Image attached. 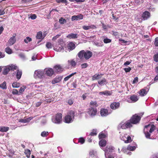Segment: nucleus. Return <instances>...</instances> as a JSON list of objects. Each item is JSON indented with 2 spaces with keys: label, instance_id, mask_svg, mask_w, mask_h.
<instances>
[{
  "label": "nucleus",
  "instance_id": "obj_30",
  "mask_svg": "<svg viewBox=\"0 0 158 158\" xmlns=\"http://www.w3.org/2000/svg\"><path fill=\"white\" fill-rule=\"evenodd\" d=\"M99 144L101 147H105L106 145V141L105 139H102L99 141Z\"/></svg>",
  "mask_w": 158,
  "mask_h": 158
},
{
  "label": "nucleus",
  "instance_id": "obj_62",
  "mask_svg": "<svg viewBox=\"0 0 158 158\" xmlns=\"http://www.w3.org/2000/svg\"><path fill=\"white\" fill-rule=\"evenodd\" d=\"M81 68L85 69L88 66V64L86 63H85L81 65Z\"/></svg>",
  "mask_w": 158,
  "mask_h": 158
},
{
  "label": "nucleus",
  "instance_id": "obj_58",
  "mask_svg": "<svg viewBox=\"0 0 158 158\" xmlns=\"http://www.w3.org/2000/svg\"><path fill=\"white\" fill-rule=\"evenodd\" d=\"M131 67H129L128 68H125L123 69L126 72H129L131 70Z\"/></svg>",
  "mask_w": 158,
  "mask_h": 158
},
{
  "label": "nucleus",
  "instance_id": "obj_50",
  "mask_svg": "<svg viewBox=\"0 0 158 158\" xmlns=\"http://www.w3.org/2000/svg\"><path fill=\"white\" fill-rule=\"evenodd\" d=\"M119 126L123 129H126L127 128L126 125H125V123H121L119 124Z\"/></svg>",
  "mask_w": 158,
  "mask_h": 158
},
{
  "label": "nucleus",
  "instance_id": "obj_20",
  "mask_svg": "<svg viewBox=\"0 0 158 158\" xmlns=\"http://www.w3.org/2000/svg\"><path fill=\"white\" fill-rule=\"evenodd\" d=\"M69 65H71L73 68L75 67L77 64V62L74 60H70L68 61Z\"/></svg>",
  "mask_w": 158,
  "mask_h": 158
},
{
  "label": "nucleus",
  "instance_id": "obj_33",
  "mask_svg": "<svg viewBox=\"0 0 158 158\" xmlns=\"http://www.w3.org/2000/svg\"><path fill=\"white\" fill-rule=\"evenodd\" d=\"M10 70V69L8 66L6 67L3 71V74L6 75L8 73Z\"/></svg>",
  "mask_w": 158,
  "mask_h": 158
},
{
  "label": "nucleus",
  "instance_id": "obj_5",
  "mask_svg": "<svg viewBox=\"0 0 158 158\" xmlns=\"http://www.w3.org/2000/svg\"><path fill=\"white\" fill-rule=\"evenodd\" d=\"M141 117L137 114H135L133 115L131 119H130V121L133 124H137L139 123Z\"/></svg>",
  "mask_w": 158,
  "mask_h": 158
},
{
  "label": "nucleus",
  "instance_id": "obj_55",
  "mask_svg": "<svg viewBox=\"0 0 158 158\" xmlns=\"http://www.w3.org/2000/svg\"><path fill=\"white\" fill-rule=\"evenodd\" d=\"M46 47L48 48H51L52 47V45L51 43L48 42L46 44Z\"/></svg>",
  "mask_w": 158,
  "mask_h": 158
},
{
  "label": "nucleus",
  "instance_id": "obj_34",
  "mask_svg": "<svg viewBox=\"0 0 158 158\" xmlns=\"http://www.w3.org/2000/svg\"><path fill=\"white\" fill-rule=\"evenodd\" d=\"M22 74V71L18 70L17 72L16 73V77L18 79H19L21 77Z\"/></svg>",
  "mask_w": 158,
  "mask_h": 158
},
{
  "label": "nucleus",
  "instance_id": "obj_52",
  "mask_svg": "<svg viewBox=\"0 0 158 158\" xmlns=\"http://www.w3.org/2000/svg\"><path fill=\"white\" fill-rule=\"evenodd\" d=\"M12 93L13 95H20L19 93V91H18L16 89H13Z\"/></svg>",
  "mask_w": 158,
  "mask_h": 158
},
{
  "label": "nucleus",
  "instance_id": "obj_21",
  "mask_svg": "<svg viewBox=\"0 0 158 158\" xmlns=\"http://www.w3.org/2000/svg\"><path fill=\"white\" fill-rule=\"evenodd\" d=\"M103 74L96 73L92 77V79L93 80H98L101 78Z\"/></svg>",
  "mask_w": 158,
  "mask_h": 158
},
{
  "label": "nucleus",
  "instance_id": "obj_47",
  "mask_svg": "<svg viewBox=\"0 0 158 158\" xmlns=\"http://www.w3.org/2000/svg\"><path fill=\"white\" fill-rule=\"evenodd\" d=\"M97 134L96 130L94 129L92 132H91L89 134V135L91 136L96 135Z\"/></svg>",
  "mask_w": 158,
  "mask_h": 158
},
{
  "label": "nucleus",
  "instance_id": "obj_61",
  "mask_svg": "<svg viewBox=\"0 0 158 158\" xmlns=\"http://www.w3.org/2000/svg\"><path fill=\"white\" fill-rule=\"evenodd\" d=\"M79 142L81 143V144H83L85 142V139L83 138H80L78 140Z\"/></svg>",
  "mask_w": 158,
  "mask_h": 158
},
{
  "label": "nucleus",
  "instance_id": "obj_48",
  "mask_svg": "<svg viewBox=\"0 0 158 158\" xmlns=\"http://www.w3.org/2000/svg\"><path fill=\"white\" fill-rule=\"evenodd\" d=\"M105 155L106 158H114L112 154H105Z\"/></svg>",
  "mask_w": 158,
  "mask_h": 158
},
{
  "label": "nucleus",
  "instance_id": "obj_42",
  "mask_svg": "<svg viewBox=\"0 0 158 158\" xmlns=\"http://www.w3.org/2000/svg\"><path fill=\"white\" fill-rule=\"evenodd\" d=\"M132 124L133 123L130 121V120L125 123V125H126L127 128L132 127Z\"/></svg>",
  "mask_w": 158,
  "mask_h": 158
},
{
  "label": "nucleus",
  "instance_id": "obj_4",
  "mask_svg": "<svg viewBox=\"0 0 158 158\" xmlns=\"http://www.w3.org/2000/svg\"><path fill=\"white\" fill-rule=\"evenodd\" d=\"M63 43V41L62 39H59L58 41V44L54 47V50L57 52H60L62 50H64Z\"/></svg>",
  "mask_w": 158,
  "mask_h": 158
},
{
  "label": "nucleus",
  "instance_id": "obj_15",
  "mask_svg": "<svg viewBox=\"0 0 158 158\" xmlns=\"http://www.w3.org/2000/svg\"><path fill=\"white\" fill-rule=\"evenodd\" d=\"M150 13L148 11H144L142 14V18L143 19L146 20L150 17Z\"/></svg>",
  "mask_w": 158,
  "mask_h": 158
},
{
  "label": "nucleus",
  "instance_id": "obj_39",
  "mask_svg": "<svg viewBox=\"0 0 158 158\" xmlns=\"http://www.w3.org/2000/svg\"><path fill=\"white\" fill-rule=\"evenodd\" d=\"M24 153L26 155V156L28 158H29L30 157V155L31 154V152L30 150L28 149L26 150L24 152Z\"/></svg>",
  "mask_w": 158,
  "mask_h": 158
},
{
  "label": "nucleus",
  "instance_id": "obj_36",
  "mask_svg": "<svg viewBox=\"0 0 158 158\" xmlns=\"http://www.w3.org/2000/svg\"><path fill=\"white\" fill-rule=\"evenodd\" d=\"M0 87L3 89H6L7 86L6 82L4 81L0 85Z\"/></svg>",
  "mask_w": 158,
  "mask_h": 158
},
{
  "label": "nucleus",
  "instance_id": "obj_18",
  "mask_svg": "<svg viewBox=\"0 0 158 158\" xmlns=\"http://www.w3.org/2000/svg\"><path fill=\"white\" fill-rule=\"evenodd\" d=\"M130 98L131 100V102H129L133 103L137 101L138 100L139 98L138 96L135 95H133L130 97Z\"/></svg>",
  "mask_w": 158,
  "mask_h": 158
},
{
  "label": "nucleus",
  "instance_id": "obj_40",
  "mask_svg": "<svg viewBox=\"0 0 158 158\" xmlns=\"http://www.w3.org/2000/svg\"><path fill=\"white\" fill-rule=\"evenodd\" d=\"M12 86L14 88H17L20 86V84L19 82H14L12 84Z\"/></svg>",
  "mask_w": 158,
  "mask_h": 158
},
{
  "label": "nucleus",
  "instance_id": "obj_32",
  "mask_svg": "<svg viewBox=\"0 0 158 158\" xmlns=\"http://www.w3.org/2000/svg\"><path fill=\"white\" fill-rule=\"evenodd\" d=\"M149 125H150V128L149 129V132L150 133H152L155 130L156 127L153 124Z\"/></svg>",
  "mask_w": 158,
  "mask_h": 158
},
{
  "label": "nucleus",
  "instance_id": "obj_45",
  "mask_svg": "<svg viewBox=\"0 0 158 158\" xmlns=\"http://www.w3.org/2000/svg\"><path fill=\"white\" fill-rule=\"evenodd\" d=\"M59 22L61 24H63L66 22V20L62 17L60 19Z\"/></svg>",
  "mask_w": 158,
  "mask_h": 158
},
{
  "label": "nucleus",
  "instance_id": "obj_10",
  "mask_svg": "<svg viewBox=\"0 0 158 158\" xmlns=\"http://www.w3.org/2000/svg\"><path fill=\"white\" fill-rule=\"evenodd\" d=\"M114 148L112 146H108L105 150V154H111V153L114 152Z\"/></svg>",
  "mask_w": 158,
  "mask_h": 158
},
{
  "label": "nucleus",
  "instance_id": "obj_64",
  "mask_svg": "<svg viewBox=\"0 0 158 158\" xmlns=\"http://www.w3.org/2000/svg\"><path fill=\"white\" fill-rule=\"evenodd\" d=\"M138 81V77H135L133 81V84H135Z\"/></svg>",
  "mask_w": 158,
  "mask_h": 158
},
{
  "label": "nucleus",
  "instance_id": "obj_28",
  "mask_svg": "<svg viewBox=\"0 0 158 158\" xmlns=\"http://www.w3.org/2000/svg\"><path fill=\"white\" fill-rule=\"evenodd\" d=\"M148 91H146L145 89H142L140 90L139 93L140 96H143L146 95Z\"/></svg>",
  "mask_w": 158,
  "mask_h": 158
},
{
  "label": "nucleus",
  "instance_id": "obj_56",
  "mask_svg": "<svg viewBox=\"0 0 158 158\" xmlns=\"http://www.w3.org/2000/svg\"><path fill=\"white\" fill-rule=\"evenodd\" d=\"M103 42L107 44L110 43L111 42V40L109 39L106 38L103 40Z\"/></svg>",
  "mask_w": 158,
  "mask_h": 158
},
{
  "label": "nucleus",
  "instance_id": "obj_44",
  "mask_svg": "<svg viewBox=\"0 0 158 158\" xmlns=\"http://www.w3.org/2000/svg\"><path fill=\"white\" fill-rule=\"evenodd\" d=\"M76 73V72L73 73L70 75L67 76V77H66L64 78V80L65 81H66L67 80H68L71 77H72L73 75H74Z\"/></svg>",
  "mask_w": 158,
  "mask_h": 158
},
{
  "label": "nucleus",
  "instance_id": "obj_38",
  "mask_svg": "<svg viewBox=\"0 0 158 158\" xmlns=\"http://www.w3.org/2000/svg\"><path fill=\"white\" fill-rule=\"evenodd\" d=\"M48 131H44L41 132V135L42 137H46L48 135Z\"/></svg>",
  "mask_w": 158,
  "mask_h": 158
},
{
  "label": "nucleus",
  "instance_id": "obj_11",
  "mask_svg": "<svg viewBox=\"0 0 158 158\" xmlns=\"http://www.w3.org/2000/svg\"><path fill=\"white\" fill-rule=\"evenodd\" d=\"M110 113L109 112L108 110L106 109H102L100 111V114L102 117L107 116Z\"/></svg>",
  "mask_w": 158,
  "mask_h": 158
},
{
  "label": "nucleus",
  "instance_id": "obj_12",
  "mask_svg": "<svg viewBox=\"0 0 158 158\" xmlns=\"http://www.w3.org/2000/svg\"><path fill=\"white\" fill-rule=\"evenodd\" d=\"M83 17V15L81 14H80L78 15H74L72 17L71 20L72 21L75 20H78L82 19Z\"/></svg>",
  "mask_w": 158,
  "mask_h": 158
},
{
  "label": "nucleus",
  "instance_id": "obj_53",
  "mask_svg": "<svg viewBox=\"0 0 158 158\" xmlns=\"http://www.w3.org/2000/svg\"><path fill=\"white\" fill-rule=\"evenodd\" d=\"M31 41V38L29 37H27L24 40V41L26 43H27L28 42Z\"/></svg>",
  "mask_w": 158,
  "mask_h": 158
},
{
  "label": "nucleus",
  "instance_id": "obj_7",
  "mask_svg": "<svg viewBox=\"0 0 158 158\" xmlns=\"http://www.w3.org/2000/svg\"><path fill=\"white\" fill-rule=\"evenodd\" d=\"M87 113L91 117H93L96 114L97 110L95 107H90L89 108Z\"/></svg>",
  "mask_w": 158,
  "mask_h": 158
},
{
  "label": "nucleus",
  "instance_id": "obj_1",
  "mask_svg": "<svg viewBox=\"0 0 158 158\" xmlns=\"http://www.w3.org/2000/svg\"><path fill=\"white\" fill-rule=\"evenodd\" d=\"M75 116L74 111L73 110L70 111L65 117V122L67 123H72L73 121Z\"/></svg>",
  "mask_w": 158,
  "mask_h": 158
},
{
  "label": "nucleus",
  "instance_id": "obj_29",
  "mask_svg": "<svg viewBox=\"0 0 158 158\" xmlns=\"http://www.w3.org/2000/svg\"><path fill=\"white\" fill-rule=\"evenodd\" d=\"M9 130V127H0V131L2 132H6Z\"/></svg>",
  "mask_w": 158,
  "mask_h": 158
},
{
  "label": "nucleus",
  "instance_id": "obj_13",
  "mask_svg": "<svg viewBox=\"0 0 158 158\" xmlns=\"http://www.w3.org/2000/svg\"><path fill=\"white\" fill-rule=\"evenodd\" d=\"M16 35L14 34L13 36L10 38L8 41V45L11 46L13 45L16 42V39L15 38Z\"/></svg>",
  "mask_w": 158,
  "mask_h": 158
},
{
  "label": "nucleus",
  "instance_id": "obj_46",
  "mask_svg": "<svg viewBox=\"0 0 158 158\" xmlns=\"http://www.w3.org/2000/svg\"><path fill=\"white\" fill-rule=\"evenodd\" d=\"M96 154V152L94 150H91L89 152V156L91 157H93Z\"/></svg>",
  "mask_w": 158,
  "mask_h": 158
},
{
  "label": "nucleus",
  "instance_id": "obj_22",
  "mask_svg": "<svg viewBox=\"0 0 158 158\" xmlns=\"http://www.w3.org/2000/svg\"><path fill=\"white\" fill-rule=\"evenodd\" d=\"M78 35L76 34L71 33L67 35V37L69 39H75L77 38Z\"/></svg>",
  "mask_w": 158,
  "mask_h": 158
},
{
  "label": "nucleus",
  "instance_id": "obj_23",
  "mask_svg": "<svg viewBox=\"0 0 158 158\" xmlns=\"http://www.w3.org/2000/svg\"><path fill=\"white\" fill-rule=\"evenodd\" d=\"M68 48L70 50H72L75 48V45L74 43L70 42L68 44Z\"/></svg>",
  "mask_w": 158,
  "mask_h": 158
},
{
  "label": "nucleus",
  "instance_id": "obj_9",
  "mask_svg": "<svg viewBox=\"0 0 158 158\" xmlns=\"http://www.w3.org/2000/svg\"><path fill=\"white\" fill-rule=\"evenodd\" d=\"M44 73L48 76H52L54 73V71L51 68L45 69L44 70Z\"/></svg>",
  "mask_w": 158,
  "mask_h": 158
},
{
  "label": "nucleus",
  "instance_id": "obj_49",
  "mask_svg": "<svg viewBox=\"0 0 158 158\" xmlns=\"http://www.w3.org/2000/svg\"><path fill=\"white\" fill-rule=\"evenodd\" d=\"M136 148V147L135 146H131L130 145H129L127 147L128 150L130 151H134Z\"/></svg>",
  "mask_w": 158,
  "mask_h": 158
},
{
  "label": "nucleus",
  "instance_id": "obj_41",
  "mask_svg": "<svg viewBox=\"0 0 158 158\" xmlns=\"http://www.w3.org/2000/svg\"><path fill=\"white\" fill-rule=\"evenodd\" d=\"M42 33L41 31H39L37 33L36 36V38L37 39H40L42 38Z\"/></svg>",
  "mask_w": 158,
  "mask_h": 158
},
{
  "label": "nucleus",
  "instance_id": "obj_3",
  "mask_svg": "<svg viewBox=\"0 0 158 158\" xmlns=\"http://www.w3.org/2000/svg\"><path fill=\"white\" fill-rule=\"evenodd\" d=\"M34 77L35 78L43 79L45 77L44 71L43 70H37L35 71Z\"/></svg>",
  "mask_w": 158,
  "mask_h": 158
},
{
  "label": "nucleus",
  "instance_id": "obj_57",
  "mask_svg": "<svg viewBox=\"0 0 158 158\" xmlns=\"http://www.w3.org/2000/svg\"><path fill=\"white\" fill-rule=\"evenodd\" d=\"M154 60L156 62H158V54H156L154 56Z\"/></svg>",
  "mask_w": 158,
  "mask_h": 158
},
{
  "label": "nucleus",
  "instance_id": "obj_2",
  "mask_svg": "<svg viewBox=\"0 0 158 158\" xmlns=\"http://www.w3.org/2000/svg\"><path fill=\"white\" fill-rule=\"evenodd\" d=\"M52 122L55 124H59L62 122V115L60 113L57 114L52 118Z\"/></svg>",
  "mask_w": 158,
  "mask_h": 158
},
{
  "label": "nucleus",
  "instance_id": "obj_16",
  "mask_svg": "<svg viewBox=\"0 0 158 158\" xmlns=\"http://www.w3.org/2000/svg\"><path fill=\"white\" fill-rule=\"evenodd\" d=\"M112 94L111 91L105 90L103 91L100 92L99 93V95H104L106 96L111 95Z\"/></svg>",
  "mask_w": 158,
  "mask_h": 158
},
{
  "label": "nucleus",
  "instance_id": "obj_25",
  "mask_svg": "<svg viewBox=\"0 0 158 158\" xmlns=\"http://www.w3.org/2000/svg\"><path fill=\"white\" fill-rule=\"evenodd\" d=\"M106 80L105 78H103L101 80L98 81V83L101 86H103L106 84Z\"/></svg>",
  "mask_w": 158,
  "mask_h": 158
},
{
  "label": "nucleus",
  "instance_id": "obj_59",
  "mask_svg": "<svg viewBox=\"0 0 158 158\" xmlns=\"http://www.w3.org/2000/svg\"><path fill=\"white\" fill-rule=\"evenodd\" d=\"M98 137L100 139L104 138H105L106 135L100 133Z\"/></svg>",
  "mask_w": 158,
  "mask_h": 158
},
{
  "label": "nucleus",
  "instance_id": "obj_24",
  "mask_svg": "<svg viewBox=\"0 0 158 158\" xmlns=\"http://www.w3.org/2000/svg\"><path fill=\"white\" fill-rule=\"evenodd\" d=\"M85 30H88L90 29H95L96 27L94 25H90V26H84L82 27Z\"/></svg>",
  "mask_w": 158,
  "mask_h": 158
},
{
  "label": "nucleus",
  "instance_id": "obj_63",
  "mask_svg": "<svg viewBox=\"0 0 158 158\" xmlns=\"http://www.w3.org/2000/svg\"><path fill=\"white\" fill-rule=\"evenodd\" d=\"M36 17H37V16L35 14L31 15L30 16V18L32 19H36Z\"/></svg>",
  "mask_w": 158,
  "mask_h": 158
},
{
  "label": "nucleus",
  "instance_id": "obj_27",
  "mask_svg": "<svg viewBox=\"0 0 158 158\" xmlns=\"http://www.w3.org/2000/svg\"><path fill=\"white\" fill-rule=\"evenodd\" d=\"M54 69L56 72H60L62 71V69L60 65L55 66Z\"/></svg>",
  "mask_w": 158,
  "mask_h": 158
},
{
  "label": "nucleus",
  "instance_id": "obj_19",
  "mask_svg": "<svg viewBox=\"0 0 158 158\" xmlns=\"http://www.w3.org/2000/svg\"><path fill=\"white\" fill-rule=\"evenodd\" d=\"M62 78V77L60 76L56 77L52 81V84H55L61 81Z\"/></svg>",
  "mask_w": 158,
  "mask_h": 158
},
{
  "label": "nucleus",
  "instance_id": "obj_60",
  "mask_svg": "<svg viewBox=\"0 0 158 158\" xmlns=\"http://www.w3.org/2000/svg\"><path fill=\"white\" fill-rule=\"evenodd\" d=\"M154 44L156 47H158V37H156L155 39Z\"/></svg>",
  "mask_w": 158,
  "mask_h": 158
},
{
  "label": "nucleus",
  "instance_id": "obj_14",
  "mask_svg": "<svg viewBox=\"0 0 158 158\" xmlns=\"http://www.w3.org/2000/svg\"><path fill=\"white\" fill-rule=\"evenodd\" d=\"M92 53L89 51H85L84 57L86 60H88L92 56Z\"/></svg>",
  "mask_w": 158,
  "mask_h": 158
},
{
  "label": "nucleus",
  "instance_id": "obj_51",
  "mask_svg": "<svg viewBox=\"0 0 158 158\" xmlns=\"http://www.w3.org/2000/svg\"><path fill=\"white\" fill-rule=\"evenodd\" d=\"M5 51L8 54H10L12 53V50L9 47H7L6 48Z\"/></svg>",
  "mask_w": 158,
  "mask_h": 158
},
{
  "label": "nucleus",
  "instance_id": "obj_43",
  "mask_svg": "<svg viewBox=\"0 0 158 158\" xmlns=\"http://www.w3.org/2000/svg\"><path fill=\"white\" fill-rule=\"evenodd\" d=\"M90 104L91 106L95 107V108L98 106L96 101H92L90 102Z\"/></svg>",
  "mask_w": 158,
  "mask_h": 158
},
{
  "label": "nucleus",
  "instance_id": "obj_17",
  "mask_svg": "<svg viewBox=\"0 0 158 158\" xmlns=\"http://www.w3.org/2000/svg\"><path fill=\"white\" fill-rule=\"evenodd\" d=\"M120 106V103L119 102H114L110 105L111 108L113 110H115L118 108Z\"/></svg>",
  "mask_w": 158,
  "mask_h": 158
},
{
  "label": "nucleus",
  "instance_id": "obj_26",
  "mask_svg": "<svg viewBox=\"0 0 158 158\" xmlns=\"http://www.w3.org/2000/svg\"><path fill=\"white\" fill-rule=\"evenodd\" d=\"M85 52V50H82L77 54V55L80 59H82L83 57H84Z\"/></svg>",
  "mask_w": 158,
  "mask_h": 158
},
{
  "label": "nucleus",
  "instance_id": "obj_35",
  "mask_svg": "<svg viewBox=\"0 0 158 158\" xmlns=\"http://www.w3.org/2000/svg\"><path fill=\"white\" fill-rule=\"evenodd\" d=\"M10 70H16L18 69V67L15 65H14L13 64H11V65L8 66Z\"/></svg>",
  "mask_w": 158,
  "mask_h": 158
},
{
  "label": "nucleus",
  "instance_id": "obj_31",
  "mask_svg": "<svg viewBox=\"0 0 158 158\" xmlns=\"http://www.w3.org/2000/svg\"><path fill=\"white\" fill-rule=\"evenodd\" d=\"M94 44L98 47H102L103 46V43L102 42L94 41Z\"/></svg>",
  "mask_w": 158,
  "mask_h": 158
},
{
  "label": "nucleus",
  "instance_id": "obj_6",
  "mask_svg": "<svg viewBox=\"0 0 158 158\" xmlns=\"http://www.w3.org/2000/svg\"><path fill=\"white\" fill-rule=\"evenodd\" d=\"M120 138L126 143H130L132 141L131 137L126 134H122L120 136Z\"/></svg>",
  "mask_w": 158,
  "mask_h": 158
},
{
  "label": "nucleus",
  "instance_id": "obj_37",
  "mask_svg": "<svg viewBox=\"0 0 158 158\" xmlns=\"http://www.w3.org/2000/svg\"><path fill=\"white\" fill-rule=\"evenodd\" d=\"M26 88V86H23L20 87V88L19 91V94H22L23 93L25 89Z\"/></svg>",
  "mask_w": 158,
  "mask_h": 158
},
{
  "label": "nucleus",
  "instance_id": "obj_54",
  "mask_svg": "<svg viewBox=\"0 0 158 158\" xmlns=\"http://www.w3.org/2000/svg\"><path fill=\"white\" fill-rule=\"evenodd\" d=\"M56 2L58 3L62 2L66 4L67 3V0H56Z\"/></svg>",
  "mask_w": 158,
  "mask_h": 158
},
{
  "label": "nucleus",
  "instance_id": "obj_8",
  "mask_svg": "<svg viewBox=\"0 0 158 158\" xmlns=\"http://www.w3.org/2000/svg\"><path fill=\"white\" fill-rule=\"evenodd\" d=\"M150 127V125H146L145 126L144 129V132L145 134V136L146 138L148 139H150V136L151 135L150 133V132L149 133L148 131V130H149V129Z\"/></svg>",
  "mask_w": 158,
  "mask_h": 158
}]
</instances>
